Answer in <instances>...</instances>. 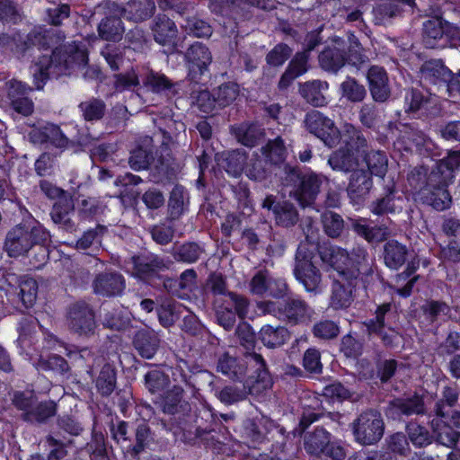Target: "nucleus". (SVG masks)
I'll return each mask as SVG.
<instances>
[{"instance_id":"obj_24","label":"nucleus","mask_w":460,"mask_h":460,"mask_svg":"<svg viewBox=\"0 0 460 460\" xmlns=\"http://www.w3.org/2000/svg\"><path fill=\"white\" fill-rule=\"evenodd\" d=\"M369 90L376 102H384L390 97L388 76L383 67L373 66L367 71Z\"/></svg>"},{"instance_id":"obj_46","label":"nucleus","mask_w":460,"mask_h":460,"mask_svg":"<svg viewBox=\"0 0 460 460\" xmlns=\"http://www.w3.org/2000/svg\"><path fill=\"white\" fill-rule=\"evenodd\" d=\"M19 296L26 308L31 307L37 299L38 283L30 277H22L19 279Z\"/></svg>"},{"instance_id":"obj_54","label":"nucleus","mask_w":460,"mask_h":460,"mask_svg":"<svg viewBox=\"0 0 460 460\" xmlns=\"http://www.w3.org/2000/svg\"><path fill=\"white\" fill-rule=\"evenodd\" d=\"M412 4L413 0H381L374 12L376 16H380L382 19L391 18L401 12L403 4L411 5Z\"/></svg>"},{"instance_id":"obj_35","label":"nucleus","mask_w":460,"mask_h":460,"mask_svg":"<svg viewBox=\"0 0 460 460\" xmlns=\"http://www.w3.org/2000/svg\"><path fill=\"white\" fill-rule=\"evenodd\" d=\"M155 40L161 45H173L177 35V28L173 21L158 16L153 28Z\"/></svg>"},{"instance_id":"obj_9","label":"nucleus","mask_w":460,"mask_h":460,"mask_svg":"<svg viewBox=\"0 0 460 460\" xmlns=\"http://www.w3.org/2000/svg\"><path fill=\"white\" fill-rule=\"evenodd\" d=\"M442 407V402L437 403V416L432 420L431 425L438 441L441 445L452 447L456 445L459 438V432L454 428L460 429V411H454L450 416H446Z\"/></svg>"},{"instance_id":"obj_51","label":"nucleus","mask_w":460,"mask_h":460,"mask_svg":"<svg viewBox=\"0 0 460 460\" xmlns=\"http://www.w3.org/2000/svg\"><path fill=\"white\" fill-rule=\"evenodd\" d=\"M341 91L342 97L352 102H362L367 95L365 86L358 84L352 77H347L346 80L341 83Z\"/></svg>"},{"instance_id":"obj_62","label":"nucleus","mask_w":460,"mask_h":460,"mask_svg":"<svg viewBox=\"0 0 460 460\" xmlns=\"http://www.w3.org/2000/svg\"><path fill=\"white\" fill-rule=\"evenodd\" d=\"M143 84L155 93H160L171 87V83L166 76L153 71H150L143 79Z\"/></svg>"},{"instance_id":"obj_7","label":"nucleus","mask_w":460,"mask_h":460,"mask_svg":"<svg viewBox=\"0 0 460 460\" xmlns=\"http://www.w3.org/2000/svg\"><path fill=\"white\" fill-rule=\"evenodd\" d=\"M314 252L306 243H300L296 254L294 275L307 292L320 294L325 285L322 281L319 270L312 263Z\"/></svg>"},{"instance_id":"obj_11","label":"nucleus","mask_w":460,"mask_h":460,"mask_svg":"<svg viewBox=\"0 0 460 460\" xmlns=\"http://www.w3.org/2000/svg\"><path fill=\"white\" fill-rule=\"evenodd\" d=\"M164 268L163 260L152 253L134 256L124 265L128 273L144 281H150Z\"/></svg>"},{"instance_id":"obj_21","label":"nucleus","mask_w":460,"mask_h":460,"mask_svg":"<svg viewBox=\"0 0 460 460\" xmlns=\"http://www.w3.org/2000/svg\"><path fill=\"white\" fill-rule=\"evenodd\" d=\"M250 290L254 295L269 294L279 297L286 294L287 284L282 279L270 278L268 270H261L251 279Z\"/></svg>"},{"instance_id":"obj_48","label":"nucleus","mask_w":460,"mask_h":460,"mask_svg":"<svg viewBox=\"0 0 460 460\" xmlns=\"http://www.w3.org/2000/svg\"><path fill=\"white\" fill-rule=\"evenodd\" d=\"M217 370L233 379H239L245 373L243 365L228 353H225L219 358Z\"/></svg>"},{"instance_id":"obj_63","label":"nucleus","mask_w":460,"mask_h":460,"mask_svg":"<svg viewBox=\"0 0 460 460\" xmlns=\"http://www.w3.org/2000/svg\"><path fill=\"white\" fill-rule=\"evenodd\" d=\"M407 432L410 440L416 447H424L431 442V438L428 430L417 423H410L407 425Z\"/></svg>"},{"instance_id":"obj_42","label":"nucleus","mask_w":460,"mask_h":460,"mask_svg":"<svg viewBox=\"0 0 460 460\" xmlns=\"http://www.w3.org/2000/svg\"><path fill=\"white\" fill-rule=\"evenodd\" d=\"M331 434L322 428L315 430L306 437L305 440V448L310 455L322 456L325 445L329 442Z\"/></svg>"},{"instance_id":"obj_47","label":"nucleus","mask_w":460,"mask_h":460,"mask_svg":"<svg viewBox=\"0 0 460 460\" xmlns=\"http://www.w3.org/2000/svg\"><path fill=\"white\" fill-rule=\"evenodd\" d=\"M267 164L261 160L257 153L247 159L243 172L252 181H261L265 180L269 173Z\"/></svg>"},{"instance_id":"obj_12","label":"nucleus","mask_w":460,"mask_h":460,"mask_svg":"<svg viewBox=\"0 0 460 460\" xmlns=\"http://www.w3.org/2000/svg\"><path fill=\"white\" fill-rule=\"evenodd\" d=\"M248 302L245 298L237 295L229 293L223 300L222 304L217 305L216 314L218 323L226 330L234 327L236 315L244 318L247 314Z\"/></svg>"},{"instance_id":"obj_36","label":"nucleus","mask_w":460,"mask_h":460,"mask_svg":"<svg viewBox=\"0 0 460 460\" xmlns=\"http://www.w3.org/2000/svg\"><path fill=\"white\" fill-rule=\"evenodd\" d=\"M328 89V84L322 81H312L300 85L299 93L313 106L320 107L327 103L323 92Z\"/></svg>"},{"instance_id":"obj_59","label":"nucleus","mask_w":460,"mask_h":460,"mask_svg":"<svg viewBox=\"0 0 460 460\" xmlns=\"http://www.w3.org/2000/svg\"><path fill=\"white\" fill-rule=\"evenodd\" d=\"M325 233L331 237H337L343 229V220L341 216L332 211H325L322 216Z\"/></svg>"},{"instance_id":"obj_31","label":"nucleus","mask_w":460,"mask_h":460,"mask_svg":"<svg viewBox=\"0 0 460 460\" xmlns=\"http://www.w3.org/2000/svg\"><path fill=\"white\" fill-rule=\"evenodd\" d=\"M133 343L141 357L149 359L155 354L160 339L153 330H141L136 333Z\"/></svg>"},{"instance_id":"obj_29","label":"nucleus","mask_w":460,"mask_h":460,"mask_svg":"<svg viewBox=\"0 0 460 460\" xmlns=\"http://www.w3.org/2000/svg\"><path fill=\"white\" fill-rule=\"evenodd\" d=\"M247 159L246 153L241 150H232L217 155L218 164L233 177H239L243 173Z\"/></svg>"},{"instance_id":"obj_1","label":"nucleus","mask_w":460,"mask_h":460,"mask_svg":"<svg viewBox=\"0 0 460 460\" xmlns=\"http://www.w3.org/2000/svg\"><path fill=\"white\" fill-rule=\"evenodd\" d=\"M459 166L460 150L448 152L447 157L436 163L429 176L426 167H415L408 175L411 188L408 191L416 201L428 204L438 211L446 210L452 203L447 188L453 182L455 170Z\"/></svg>"},{"instance_id":"obj_3","label":"nucleus","mask_w":460,"mask_h":460,"mask_svg":"<svg viewBox=\"0 0 460 460\" xmlns=\"http://www.w3.org/2000/svg\"><path fill=\"white\" fill-rule=\"evenodd\" d=\"M318 252L326 270L336 271L338 277L349 275L350 270L365 274L371 271L367 251L362 247L354 248L349 253L339 246L323 243L319 246Z\"/></svg>"},{"instance_id":"obj_49","label":"nucleus","mask_w":460,"mask_h":460,"mask_svg":"<svg viewBox=\"0 0 460 460\" xmlns=\"http://www.w3.org/2000/svg\"><path fill=\"white\" fill-rule=\"evenodd\" d=\"M276 223L282 226H290L298 220V214L294 206L288 202L278 203L274 207Z\"/></svg>"},{"instance_id":"obj_60","label":"nucleus","mask_w":460,"mask_h":460,"mask_svg":"<svg viewBox=\"0 0 460 460\" xmlns=\"http://www.w3.org/2000/svg\"><path fill=\"white\" fill-rule=\"evenodd\" d=\"M203 253V249L195 243L182 244L176 251L174 258L186 263L195 262Z\"/></svg>"},{"instance_id":"obj_38","label":"nucleus","mask_w":460,"mask_h":460,"mask_svg":"<svg viewBox=\"0 0 460 460\" xmlns=\"http://www.w3.org/2000/svg\"><path fill=\"white\" fill-rule=\"evenodd\" d=\"M407 248L395 240H391L385 244L384 260L390 269H399L406 260Z\"/></svg>"},{"instance_id":"obj_17","label":"nucleus","mask_w":460,"mask_h":460,"mask_svg":"<svg viewBox=\"0 0 460 460\" xmlns=\"http://www.w3.org/2000/svg\"><path fill=\"white\" fill-rule=\"evenodd\" d=\"M390 310V304L380 305L376 309V318L367 323L368 332L378 334L387 346H393L394 343L399 342L400 340L398 333L391 327H388L390 323L389 319L392 314Z\"/></svg>"},{"instance_id":"obj_2","label":"nucleus","mask_w":460,"mask_h":460,"mask_svg":"<svg viewBox=\"0 0 460 460\" xmlns=\"http://www.w3.org/2000/svg\"><path fill=\"white\" fill-rule=\"evenodd\" d=\"M87 62V51L82 43L58 47L51 57L44 55L31 66L35 88L41 90L49 77L71 75L75 68L84 66Z\"/></svg>"},{"instance_id":"obj_16","label":"nucleus","mask_w":460,"mask_h":460,"mask_svg":"<svg viewBox=\"0 0 460 460\" xmlns=\"http://www.w3.org/2000/svg\"><path fill=\"white\" fill-rule=\"evenodd\" d=\"M66 322L68 327L79 335L93 334L96 327L93 312L85 303H75L71 305Z\"/></svg>"},{"instance_id":"obj_13","label":"nucleus","mask_w":460,"mask_h":460,"mask_svg":"<svg viewBox=\"0 0 460 460\" xmlns=\"http://www.w3.org/2000/svg\"><path fill=\"white\" fill-rule=\"evenodd\" d=\"M49 38V33L46 34V31L41 28L33 30L26 36V40H23L20 34L12 37L8 34H0V48L17 54L23 53L33 46H39L38 49L40 50L45 48V45L49 44L47 42Z\"/></svg>"},{"instance_id":"obj_18","label":"nucleus","mask_w":460,"mask_h":460,"mask_svg":"<svg viewBox=\"0 0 460 460\" xmlns=\"http://www.w3.org/2000/svg\"><path fill=\"white\" fill-rule=\"evenodd\" d=\"M327 181V178L323 174L314 172L305 174L298 187L294 190V197L303 208L311 207L320 192L323 182Z\"/></svg>"},{"instance_id":"obj_57","label":"nucleus","mask_w":460,"mask_h":460,"mask_svg":"<svg viewBox=\"0 0 460 460\" xmlns=\"http://www.w3.org/2000/svg\"><path fill=\"white\" fill-rule=\"evenodd\" d=\"M239 94V86L235 83L220 85L215 93L217 106L225 107L231 104Z\"/></svg>"},{"instance_id":"obj_34","label":"nucleus","mask_w":460,"mask_h":460,"mask_svg":"<svg viewBox=\"0 0 460 460\" xmlns=\"http://www.w3.org/2000/svg\"><path fill=\"white\" fill-rule=\"evenodd\" d=\"M451 74V71L440 60L427 61L420 68V78L434 84L438 83L445 84L449 80Z\"/></svg>"},{"instance_id":"obj_23","label":"nucleus","mask_w":460,"mask_h":460,"mask_svg":"<svg viewBox=\"0 0 460 460\" xmlns=\"http://www.w3.org/2000/svg\"><path fill=\"white\" fill-rule=\"evenodd\" d=\"M29 137L34 144L49 143L58 148H62L67 144V138L60 128L51 123L33 128L29 133Z\"/></svg>"},{"instance_id":"obj_39","label":"nucleus","mask_w":460,"mask_h":460,"mask_svg":"<svg viewBox=\"0 0 460 460\" xmlns=\"http://www.w3.org/2000/svg\"><path fill=\"white\" fill-rule=\"evenodd\" d=\"M317 34H311L308 36L307 49L305 51L298 52L290 61L288 69L290 70L295 75L300 76L308 70V52L318 45L319 41Z\"/></svg>"},{"instance_id":"obj_41","label":"nucleus","mask_w":460,"mask_h":460,"mask_svg":"<svg viewBox=\"0 0 460 460\" xmlns=\"http://www.w3.org/2000/svg\"><path fill=\"white\" fill-rule=\"evenodd\" d=\"M288 338V332L285 327L264 325L260 331L261 342L270 348L282 345Z\"/></svg>"},{"instance_id":"obj_32","label":"nucleus","mask_w":460,"mask_h":460,"mask_svg":"<svg viewBox=\"0 0 460 460\" xmlns=\"http://www.w3.org/2000/svg\"><path fill=\"white\" fill-rule=\"evenodd\" d=\"M26 355L28 359L38 370H52L64 374L69 369L67 362L60 356L52 355L46 358L42 352L40 354L26 352Z\"/></svg>"},{"instance_id":"obj_43","label":"nucleus","mask_w":460,"mask_h":460,"mask_svg":"<svg viewBox=\"0 0 460 460\" xmlns=\"http://www.w3.org/2000/svg\"><path fill=\"white\" fill-rule=\"evenodd\" d=\"M99 35L105 40H119L124 32L120 16L108 17L101 22L98 28Z\"/></svg>"},{"instance_id":"obj_10","label":"nucleus","mask_w":460,"mask_h":460,"mask_svg":"<svg viewBox=\"0 0 460 460\" xmlns=\"http://www.w3.org/2000/svg\"><path fill=\"white\" fill-rule=\"evenodd\" d=\"M305 124L307 130L321 139L329 147L335 146L341 134L332 119L318 111H311L305 115Z\"/></svg>"},{"instance_id":"obj_8","label":"nucleus","mask_w":460,"mask_h":460,"mask_svg":"<svg viewBox=\"0 0 460 460\" xmlns=\"http://www.w3.org/2000/svg\"><path fill=\"white\" fill-rule=\"evenodd\" d=\"M355 440L360 445H373L378 442L385 431L382 416L376 411H367L352 422Z\"/></svg>"},{"instance_id":"obj_5","label":"nucleus","mask_w":460,"mask_h":460,"mask_svg":"<svg viewBox=\"0 0 460 460\" xmlns=\"http://www.w3.org/2000/svg\"><path fill=\"white\" fill-rule=\"evenodd\" d=\"M341 136L345 145L333 152L328 160V164L334 171L349 172L358 164V155L367 146V140L360 131L351 124L346 123L343 126Z\"/></svg>"},{"instance_id":"obj_14","label":"nucleus","mask_w":460,"mask_h":460,"mask_svg":"<svg viewBox=\"0 0 460 460\" xmlns=\"http://www.w3.org/2000/svg\"><path fill=\"white\" fill-rule=\"evenodd\" d=\"M360 274L350 270L349 275H342L333 281L330 299V305L332 308L343 309L350 305Z\"/></svg>"},{"instance_id":"obj_53","label":"nucleus","mask_w":460,"mask_h":460,"mask_svg":"<svg viewBox=\"0 0 460 460\" xmlns=\"http://www.w3.org/2000/svg\"><path fill=\"white\" fill-rule=\"evenodd\" d=\"M115 385V370L111 365L106 364L96 379V387L102 395H110L113 392Z\"/></svg>"},{"instance_id":"obj_4","label":"nucleus","mask_w":460,"mask_h":460,"mask_svg":"<svg viewBox=\"0 0 460 460\" xmlns=\"http://www.w3.org/2000/svg\"><path fill=\"white\" fill-rule=\"evenodd\" d=\"M50 243L49 232L39 222L17 225L11 229L5 238L4 249L10 257L26 254L34 245L44 247L48 252Z\"/></svg>"},{"instance_id":"obj_61","label":"nucleus","mask_w":460,"mask_h":460,"mask_svg":"<svg viewBox=\"0 0 460 460\" xmlns=\"http://www.w3.org/2000/svg\"><path fill=\"white\" fill-rule=\"evenodd\" d=\"M426 138L421 132H407L405 136L398 138L394 143L398 150L403 148L405 151H411L413 146L417 148L420 146L426 145Z\"/></svg>"},{"instance_id":"obj_27","label":"nucleus","mask_w":460,"mask_h":460,"mask_svg":"<svg viewBox=\"0 0 460 460\" xmlns=\"http://www.w3.org/2000/svg\"><path fill=\"white\" fill-rule=\"evenodd\" d=\"M75 207L71 198L61 197L53 206L51 210V218L55 224L59 225L63 229L68 232L75 230L71 217L74 215Z\"/></svg>"},{"instance_id":"obj_6","label":"nucleus","mask_w":460,"mask_h":460,"mask_svg":"<svg viewBox=\"0 0 460 460\" xmlns=\"http://www.w3.org/2000/svg\"><path fill=\"white\" fill-rule=\"evenodd\" d=\"M259 308L264 313L294 324L308 323L314 314V309L300 298L288 299L285 303L261 302L259 304Z\"/></svg>"},{"instance_id":"obj_56","label":"nucleus","mask_w":460,"mask_h":460,"mask_svg":"<svg viewBox=\"0 0 460 460\" xmlns=\"http://www.w3.org/2000/svg\"><path fill=\"white\" fill-rule=\"evenodd\" d=\"M56 404L53 402H45L32 406L31 411H27L24 420L27 421L43 422L56 414Z\"/></svg>"},{"instance_id":"obj_45","label":"nucleus","mask_w":460,"mask_h":460,"mask_svg":"<svg viewBox=\"0 0 460 460\" xmlns=\"http://www.w3.org/2000/svg\"><path fill=\"white\" fill-rule=\"evenodd\" d=\"M402 199H396L392 193L373 202L370 210L373 214L381 216L394 214L402 209Z\"/></svg>"},{"instance_id":"obj_28","label":"nucleus","mask_w":460,"mask_h":460,"mask_svg":"<svg viewBox=\"0 0 460 460\" xmlns=\"http://www.w3.org/2000/svg\"><path fill=\"white\" fill-rule=\"evenodd\" d=\"M124 288L123 277L118 273L100 274L93 283L94 292L107 296L120 295Z\"/></svg>"},{"instance_id":"obj_33","label":"nucleus","mask_w":460,"mask_h":460,"mask_svg":"<svg viewBox=\"0 0 460 460\" xmlns=\"http://www.w3.org/2000/svg\"><path fill=\"white\" fill-rule=\"evenodd\" d=\"M261 154L263 161L267 164L278 165L285 162L288 156V149L284 140L278 137L272 140H269L261 148Z\"/></svg>"},{"instance_id":"obj_30","label":"nucleus","mask_w":460,"mask_h":460,"mask_svg":"<svg viewBox=\"0 0 460 460\" xmlns=\"http://www.w3.org/2000/svg\"><path fill=\"white\" fill-rule=\"evenodd\" d=\"M351 227L357 234L368 243H379L386 238L388 230L385 226H370L367 218L358 217L351 219Z\"/></svg>"},{"instance_id":"obj_26","label":"nucleus","mask_w":460,"mask_h":460,"mask_svg":"<svg viewBox=\"0 0 460 460\" xmlns=\"http://www.w3.org/2000/svg\"><path fill=\"white\" fill-rule=\"evenodd\" d=\"M372 187L371 174L364 170H357L350 175L347 191L351 200L359 204L368 195Z\"/></svg>"},{"instance_id":"obj_44","label":"nucleus","mask_w":460,"mask_h":460,"mask_svg":"<svg viewBox=\"0 0 460 460\" xmlns=\"http://www.w3.org/2000/svg\"><path fill=\"white\" fill-rule=\"evenodd\" d=\"M189 195L182 186H175L169 199V212L172 218L179 217L184 213L188 204Z\"/></svg>"},{"instance_id":"obj_20","label":"nucleus","mask_w":460,"mask_h":460,"mask_svg":"<svg viewBox=\"0 0 460 460\" xmlns=\"http://www.w3.org/2000/svg\"><path fill=\"white\" fill-rule=\"evenodd\" d=\"M246 363L255 368V376H251L250 381H246L249 392L253 394H259L272 386V378L266 368V363L262 357L257 353H252L246 356Z\"/></svg>"},{"instance_id":"obj_22","label":"nucleus","mask_w":460,"mask_h":460,"mask_svg":"<svg viewBox=\"0 0 460 460\" xmlns=\"http://www.w3.org/2000/svg\"><path fill=\"white\" fill-rule=\"evenodd\" d=\"M447 22L440 17H434L423 23V44L429 49L447 47Z\"/></svg>"},{"instance_id":"obj_55","label":"nucleus","mask_w":460,"mask_h":460,"mask_svg":"<svg viewBox=\"0 0 460 460\" xmlns=\"http://www.w3.org/2000/svg\"><path fill=\"white\" fill-rule=\"evenodd\" d=\"M145 142V147H137L131 151L128 164L135 171L144 170L149 164L151 151L148 149V145L151 143V138L146 137Z\"/></svg>"},{"instance_id":"obj_15","label":"nucleus","mask_w":460,"mask_h":460,"mask_svg":"<svg viewBox=\"0 0 460 460\" xmlns=\"http://www.w3.org/2000/svg\"><path fill=\"white\" fill-rule=\"evenodd\" d=\"M188 66V76L193 82H198L208 70L212 62V55L208 48L202 43L192 44L185 53Z\"/></svg>"},{"instance_id":"obj_25","label":"nucleus","mask_w":460,"mask_h":460,"mask_svg":"<svg viewBox=\"0 0 460 460\" xmlns=\"http://www.w3.org/2000/svg\"><path fill=\"white\" fill-rule=\"evenodd\" d=\"M333 46H328L319 55L321 67L330 72H337L346 64L344 42L337 38L333 40Z\"/></svg>"},{"instance_id":"obj_40","label":"nucleus","mask_w":460,"mask_h":460,"mask_svg":"<svg viewBox=\"0 0 460 460\" xmlns=\"http://www.w3.org/2000/svg\"><path fill=\"white\" fill-rule=\"evenodd\" d=\"M369 174L384 178L388 168V159L382 151L371 150L364 156Z\"/></svg>"},{"instance_id":"obj_37","label":"nucleus","mask_w":460,"mask_h":460,"mask_svg":"<svg viewBox=\"0 0 460 460\" xmlns=\"http://www.w3.org/2000/svg\"><path fill=\"white\" fill-rule=\"evenodd\" d=\"M237 141L243 146L252 147L256 146L263 137V129L255 124H242L232 128Z\"/></svg>"},{"instance_id":"obj_64","label":"nucleus","mask_w":460,"mask_h":460,"mask_svg":"<svg viewBox=\"0 0 460 460\" xmlns=\"http://www.w3.org/2000/svg\"><path fill=\"white\" fill-rule=\"evenodd\" d=\"M291 49L286 44H278L267 55V63L272 66H280L291 55Z\"/></svg>"},{"instance_id":"obj_19","label":"nucleus","mask_w":460,"mask_h":460,"mask_svg":"<svg viewBox=\"0 0 460 460\" xmlns=\"http://www.w3.org/2000/svg\"><path fill=\"white\" fill-rule=\"evenodd\" d=\"M155 5L153 0H130L126 6L112 3L111 10L116 16L123 17L135 22H142L151 17Z\"/></svg>"},{"instance_id":"obj_58","label":"nucleus","mask_w":460,"mask_h":460,"mask_svg":"<svg viewBox=\"0 0 460 460\" xmlns=\"http://www.w3.org/2000/svg\"><path fill=\"white\" fill-rule=\"evenodd\" d=\"M146 385L152 394H160L169 385V379L162 371L155 369L146 375Z\"/></svg>"},{"instance_id":"obj_52","label":"nucleus","mask_w":460,"mask_h":460,"mask_svg":"<svg viewBox=\"0 0 460 460\" xmlns=\"http://www.w3.org/2000/svg\"><path fill=\"white\" fill-rule=\"evenodd\" d=\"M182 392L181 387L173 385L166 394H161V396L155 400V402L159 403L164 412L173 414L177 411L178 405L181 401Z\"/></svg>"},{"instance_id":"obj_50","label":"nucleus","mask_w":460,"mask_h":460,"mask_svg":"<svg viewBox=\"0 0 460 460\" xmlns=\"http://www.w3.org/2000/svg\"><path fill=\"white\" fill-rule=\"evenodd\" d=\"M392 406L396 411L404 415L420 414L424 411V402L419 395L407 399H396Z\"/></svg>"}]
</instances>
